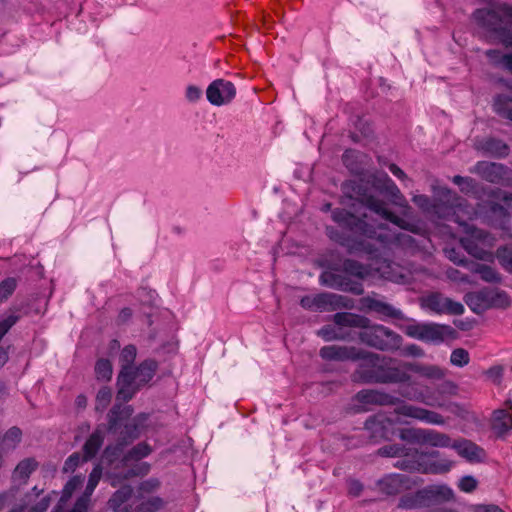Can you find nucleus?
<instances>
[{
    "mask_svg": "<svg viewBox=\"0 0 512 512\" xmlns=\"http://www.w3.org/2000/svg\"><path fill=\"white\" fill-rule=\"evenodd\" d=\"M236 96L235 85L225 79L212 81L206 90V97L210 104L223 106L230 103Z\"/></svg>",
    "mask_w": 512,
    "mask_h": 512,
    "instance_id": "nucleus-18",
    "label": "nucleus"
},
{
    "mask_svg": "<svg viewBox=\"0 0 512 512\" xmlns=\"http://www.w3.org/2000/svg\"><path fill=\"white\" fill-rule=\"evenodd\" d=\"M470 361L469 353L463 348L454 349L450 356V362L456 367H464Z\"/></svg>",
    "mask_w": 512,
    "mask_h": 512,
    "instance_id": "nucleus-53",
    "label": "nucleus"
},
{
    "mask_svg": "<svg viewBox=\"0 0 512 512\" xmlns=\"http://www.w3.org/2000/svg\"><path fill=\"white\" fill-rule=\"evenodd\" d=\"M95 488L96 487L93 486V484L87 483L83 494L76 500V502L74 504V505H76V510L81 509L84 512L88 511L90 497L93 494Z\"/></svg>",
    "mask_w": 512,
    "mask_h": 512,
    "instance_id": "nucleus-54",
    "label": "nucleus"
},
{
    "mask_svg": "<svg viewBox=\"0 0 512 512\" xmlns=\"http://www.w3.org/2000/svg\"><path fill=\"white\" fill-rule=\"evenodd\" d=\"M491 425L497 436H505L512 429V413L504 409L494 411Z\"/></svg>",
    "mask_w": 512,
    "mask_h": 512,
    "instance_id": "nucleus-37",
    "label": "nucleus"
},
{
    "mask_svg": "<svg viewBox=\"0 0 512 512\" xmlns=\"http://www.w3.org/2000/svg\"><path fill=\"white\" fill-rule=\"evenodd\" d=\"M84 480L85 477L83 475H75L70 478L62 490V494L58 503L66 504L73 493L83 485Z\"/></svg>",
    "mask_w": 512,
    "mask_h": 512,
    "instance_id": "nucleus-43",
    "label": "nucleus"
},
{
    "mask_svg": "<svg viewBox=\"0 0 512 512\" xmlns=\"http://www.w3.org/2000/svg\"><path fill=\"white\" fill-rule=\"evenodd\" d=\"M343 191L348 197L359 200L366 208L378 215L381 219L391 222L401 229H409L407 222L391 212L386 202L371 194L363 180L346 181L343 184Z\"/></svg>",
    "mask_w": 512,
    "mask_h": 512,
    "instance_id": "nucleus-6",
    "label": "nucleus"
},
{
    "mask_svg": "<svg viewBox=\"0 0 512 512\" xmlns=\"http://www.w3.org/2000/svg\"><path fill=\"white\" fill-rule=\"evenodd\" d=\"M493 110L498 116L512 122V97L507 94L495 96Z\"/></svg>",
    "mask_w": 512,
    "mask_h": 512,
    "instance_id": "nucleus-42",
    "label": "nucleus"
},
{
    "mask_svg": "<svg viewBox=\"0 0 512 512\" xmlns=\"http://www.w3.org/2000/svg\"><path fill=\"white\" fill-rule=\"evenodd\" d=\"M202 97V90L196 85H188L185 91V98L190 103H196Z\"/></svg>",
    "mask_w": 512,
    "mask_h": 512,
    "instance_id": "nucleus-61",
    "label": "nucleus"
},
{
    "mask_svg": "<svg viewBox=\"0 0 512 512\" xmlns=\"http://www.w3.org/2000/svg\"><path fill=\"white\" fill-rule=\"evenodd\" d=\"M137 355V349L134 345L125 346L120 354L121 371L117 378V383L129 384L132 380L131 368Z\"/></svg>",
    "mask_w": 512,
    "mask_h": 512,
    "instance_id": "nucleus-27",
    "label": "nucleus"
},
{
    "mask_svg": "<svg viewBox=\"0 0 512 512\" xmlns=\"http://www.w3.org/2000/svg\"><path fill=\"white\" fill-rule=\"evenodd\" d=\"M363 303L366 306V308L384 317L398 320H402L404 318V315L401 310L373 297L368 296L363 298Z\"/></svg>",
    "mask_w": 512,
    "mask_h": 512,
    "instance_id": "nucleus-29",
    "label": "nucleus"
},
{
    "mask_svg": "<svg viewBox=\"0 0 512 512\" xmlns=\"http://www.w3.org/2000/svg\"><path fill=\"white\" fill-rule=\"evenodd\" d=\"M454 333L455 330L449 325L426 323L423 341L438 344Z\"/></svg>",
    "mask_w": 512,
    "mask_h": 512,
    "instance_id": "nucleus-33",
    "label": "nucleus"
},
{
    "mask_svg": "<svg viewBox=\"0 0 512 512\" xmlns=\"http://www.w3.org/2000/svg\"><path fill=\"white\" fill-rule=\"evenodd\" d=\"M421 306L436 314L461 315L464 312V306L460 302L445 297L439 292L423 297Z\"/></svg>",
    "mask_w": 512,
    "mask_h": 512,
    "instance_id": "nucleus-16",
    "label": "nucleus"
},
{
    "mask_svg": "<svg viewBox=\"0 0 512 512\" xmlns=\"http://www.w3.org/2000/svg\"><path fill=\"white\" fill-rule=\"evenodd\" d=\"M379 488L382 492L388 495L400 493L406 488V477L402 474H391L378 482Z\"/></svg>",
    "mask_w": 512,
    "mask_h": 512,
    "instance_id": "nucleus-38",
    "label": "nucleus"
},
{
    "mask_svg": "<svg viewBox=\"0 0 512 512\" xmlns=\"http://www.w3.org/2000/svg\"><path fill=\"white\" fill-rule=\"evenodd\" d=\"M378 454L383 457H398L399 459L394 463V467L409 472L440 474L448 472L452 466L449 461L428 464L425 453L397 443L379 448Z\"/></svg>",
    "mask_w": 512,
    "mask_h": 512,
    "instance_id": "nucleus-3",
    "label": "nucleus"
},
{
    "mask_svg": "<svg viewBox=\"0 0 512 512\" xmlns=\"http://www.w3.org/2000/svg\"><path fill=\"white\" fill-rule=\"evenodd\" d=\"M447 277L454 281V282H459V283H470L469 281V277L463 273H461L459 270L457 269H449L447 270Z\"/></svg>",
    "mask_w": 512,
    "mask_h": 512,
    "instance_id": "nucleus-63",
    "label": "nucleus"
},
{
    "mask_svg": "<svg viewBox=\"0 0 512 512\" xmlns=\"http://www.w3.org/2000/svg\"><path fill=\"white\" fill-rule=\"evenodd\" d=\"M133 489L129 485L122 486L109 499L108 505L114 512H130L131 506L127 501L131 498Z\"/></svg>",
    "mask_w": 512,
    "mask_h": 512,
    "instance_id": "nucleus-32",
    "label": "nucleus"
},
{
    "mask_svg": "<svg viewBox=\"0 0 512 512\" xmlns=\"http://www.w3.org/2000/svg\"><path fill=\"white\" fill-rule=\"evenodd\" d=\"M452 182L460 188L461 192L465 194H474L478 190L477 182L471 177L455 175L452 178Z\"/></svg>",
    "mask_w": 512,
    "mask_h": 512,
    "instance_id": "nucleus-46",
    "label": "nucleus"
},
{
    "mask_svg": "<svg viewBox=\"0 0 512 512\" xmlns=\"http://www.w3.org/2000/svg\"><path fill=\"white\" fill-rule=\"evenodd\" d=\"M120 415L121 411L120 408L113 407L107 417H108V426L107 431L112 434H117L118 430L119 435L117 438V442L115 445H108L105 448V455L107 457H113L117 458L125 446H127L129 443L134 441L139 437V425L138 422H144L147 420V416L144 414H141L134 418L132 422L125 424L123 427H121L120 423Z\"/></svg>",
    "mask_w": 512,
    "mask_h": 512,
    "instance_id": "nucleus-7",
    "label": "nucleus"
},
{
    "mask_svg": "<svg viewBox=\"0 0 512 512\" xmlns=\"http://www.w3.org/2000/svg\"><path fill=\"white\" fill-rule=\"evenodd\" d=\"M460 243L470 256L481 261L494 262L493 248L496 245V238L491 233L474 226H467L465 235L460 238Z\"/></svg>",
    "mask_w": 512,
    "mask_h": 512,
    "instance_id": "nucleus-8",
    "label": "nucleus"
},
{
    "mask_svg": "<svg viewBox=\"0 0 512 512\" xmlns=\"http://www.w3.org/2000/svg\"><path fill=\"white\" fill-rule=\"evenodd\" d=\"M464 301L477 314H481L492 307L505 308L511 303L505 291L492 288H482L478 291L468 292Z\"/></svg>",
    "mask_w": 512,
    "mask_h": 512,
    "instance_id": "nucleus-10",
    "label": "nucleus"
},
{
    "mask_svg": "<svg viewBox=\"0 0 512 512\" xmlns=\"http://www.w3.org/2000/svg\"><path fill=\"white\" fill-rule=\"evenodd\" d=\"M401 421L398 419H394L389 417L383 413H378L369 417L365 421V429L370 432L372 438H388L390 434V429Z\"/></svg>",
    "mask_w": 512,
    "mask_h": 512,
    "instance_id": "nucleus-22",
    "label": "nucleus"
},
{
    "mask_svg": "<svg viewBox=\"0 0 512 512\" xmlns=\"http://www.w3.org/2000/svg\"><path fill=\"white\" fill-rule=\"evenodd\" d=\"M357 369L352 374V380L360 383H408L400 390V395L408 400L421 402L428 406L442 407L430 395L413 387L411 376L399 367L390 365L391 360L381 358L378 354L366 352L362 349V357Z\"/></svg>",
    "mask_w": 512,
    "mask_h": 512,
    "instance_id": "nucleus-2",
    "label": "nucleus"
},
{
    "mask_svg": "<svg viewBox=\"0 0 512 512\" xmlns=\"http://www.w3.org/2000/svg\"><path fill=\"white\" fill-rule=\"evenodd\" d=\"M512 6L505 3L491 4L473 12L475 23L495 35L506 48L512 49V29H510L509 13Z\"/></svg>",
    "mask_w": 512,
    "mask_h": 512,
    "instance_id": "nucleus-4",
    "label": "nucleus"
},
{
    "mask_svg": "<svg viewBox=\"0 0 512 512\" xmlns=\"http://www.w3.org/2000/svg\"><path fill=\"white\" fill-rule=\"evenodd\" d=\"M42 493V489H38L37 486L33 487L31 492L26 494L24 504L19 508L12 509L10 512H24L25 509H27V512H46L51 505L53 497L58 493L51 491L41 496Z\"/></svg>",
    "mask_w": 512,
    "mask_h": 512,
    "instance_id": "nucleus-19",
    "label": "nucleus"
},
{
    "mask_svg": "<svg viewBox=\"0 0 512 512\" xmlns=\"http://www.w3.org/2000/svg\"><path fill=\"white\" fill-rule=\"evenodd\" d=\"M470 270L478 274L482 281L492 284L502 282V275L492 266L481 263H471Z\"/></svg>",
    "mask_w": 512,
    "mask_h": 512,
    "instance_id": "nucleus-40",
    "label": "nucleus"
},
{
    "mask_svg": "<svg viewBox=\"0 0 512 512\" xmlns=\"http://www.w3.org/2000/svg\"><path fill=\"white\" fill-rule=\"evenodd\" d=\"M433 193V198L424 194H416L412 197V201L431 217L457 221L455 219L456 212L462 206L463 199L447 187L434 188Z\"/></svg>",
    "mask_w": 512,
    "mask_h": 512,
    "instance_id": "nucleus-5",
    "label": "nucleus"
},
{
    "mask_svg": "<svg viewBox=\"0 0 512 512\" xmlns=\"http://www.w3.org/2000/svg\"><path fill=\"white\" fill-rule=\"evenodd\" d=\"M161 482L158 478L151 477L139 483L136 495L150 496V494L159 490Z\"/></svg>",
    "mask_w": 512,
    "mask_h": 512,
    "instance_id": "nucleus-47",
    "label": "nucleus"
},
{
    "mask_svg": "<svg viewBox=\"0 0 512 512\" xmlns=\"http://www.w3.org/2000/svg\"><path fill=\"white\" fill-rule=\"evenodd\" d=\"M333 321L337 327L325 325L318 330L317 335L325 341L354 340L351 332H345L344 327H366L368 318L350 312H338L333 315Z\"/></svg>",
    "mask_w": 512,
    "mask_h": 512,
    "instance_id": "nucleus-9",
    "label": "nucleus"
},
{
    "mask_svg": "<svg viewBox=\"0 0 512 512\" xmlns=\"http://www.w3.org/2000/svg\"><path fill=\"white\" fill-rule=\"evenodd\" d=\"M331 216L340 228L352 235L345 236L336 230L334 235L333 230L328 228L329 236L350 254H365L370 259H375L374 276L379 275L385 280L403 285L414 281V274L409 269L387 259L377 260L381 249L413 248L415 240L412 236L406 232L392 231L386 224H369L366 214L357 217L345 209L336 208Z\"/></svg>",
    "mask_w": 512,
    "mask_h": 512,
    "instance_id": "nucleus-1",
    "label": "nucleus"
},
{
    "mask_svg": "<svg viewBox=\"0 0 512 512\" xmlns=\"http://www.w3.org/2000/svg\"><path fill=\"white\" fill-rule=\"evenodd\" d=\"M353 306V300L339 294L323 292L314 295V311H335L337 309H349Z\"/></svg>",
    "mask_w": 512,
    "mask_h": 512,
    "instance_id": "nucleus-20",
    "label": "nucleus"
},
{
    "mask_svg": "<svg viewBox=\"0 0 512 512\" xmlns=\"http://www.w3.org/2000/svg\"><path fill=\"white\" fill-rule=\"evenodd\" d=\"M400 508L404 509H418L427 507V503L422 498L418 497V491L414 495H406L401 497L399 501Z\"/></svg>",
    "mask_w": 512,
    "mask_h": 512,
    "instance_id": "nucleus-50",
    "label": "nucleus"
},
{
    "mask_svg": "<svg viewBox=\"0 0 512 512\" xmlns=\"http://www.w3.org/2000/svg\"><path fill=\"white\" fill-rule=\"evenodd\" d=\"M16 287L17 281L13 277H8L0 282V304L13 294Z\"/></svg>",
    "mask_w": 512,
    "mask_h": 512,
    "instance_id": "nucleus-52",
    "label": "nucleus"
},
{
    "mask_svg": "<svg viewBox=\"0 0 512 512\" xmlns=\"http://www.w3.org/2000/svg\"><path fill=\"white\" fill-rule=\"evenodd\" d=\"M485 55L492 65L512 74V52L503 53L499 49H489L485 52Z\"/></svg>",
    "mask_w": 512,
    "mask_h": 512,
    "instance_id": "nucleus-41",
    "label": "nucleus"
},
{
    "mask_svg": "<svg viewBox=\"0 0 512 512\" xmlns=\"http://www.w3.org/2000/svg\"><path fill=\"white\" fill-rule=\"evenodd\" d=\"M446 257L457 265H466L467 261L464 256L455 248H445Z\"/></svg>",
    "mask_w": 512,
    "mask_h": 512,
    "instance_id": "nucleus-60",
    "label": "nucleus"
},
{
    "mask_svg": "<svg viewBox=\"0 0 512 512\" xmlns=\"http://www.w3.org/2000/svg\"><path fill=\"white\" fill-rule=\"evenodd\" d=\"M476 147L484 155L498 159L506 158L510 152V147L507 143L494 137H487L478 141Z\"/></svg>",
    "mask_w": 512,
    "mask_h": 512,
    "instance_id": "nucleus-25",
    "label": "nucleus"
},
{
    "mask_svg": "<svg viewBox=\"0 0 512 512\" xmlns=\"http://www.w3.org/2000/svg\"><path fill=\"white\" fill-rule=\"evenodd\" d=\"M319 355L327 361H358L362 357V349L354 346L329 345L322 347Z\"/></svg>",
    "mask_w": 512,
    "mask_h": 512,
    "instance_id": "nucleus-21",
    "label": "nucleus"
},
{
    "mask_svg": "<svg viewBox=\"0 0 512 512\" xmlns=\"http://www.w3.org/2000/svg\"><path fill=\"white\" fill-rule=\"evenodd\" d=\"M405 368L429 380H441L446 375V371L437 365L408 363Z\"/></svg>",
    "mask_w": 512,
    "mask_h": 512,
    "instance_id": "nucleus-36",
    "label": "nucleus"
},
{
    "mask_svg": "<svg viewBox=\"0 0 512 512\" xmlns=\"http://www.w3.org/2000/svg\"><path fill=\"white\" fill-rule=\"evenodd\" d=\"M22 431L20 428L14 426L7 430L4 436V440L7 442H12L14 445L18 444L21 441Z\"/></svg>",
    "mask_w": 512,
    "mask_h": 512,
    "instance_id": "nucleus-62",
    "label": "nucleus"
},
{
    "mask_svg": "<svg viewBox=\"0 0 512 512\" xmlns=\"http://www.w3.org/2000/svg\"><path fill=\"white\" fill-rule=\"evenodd\" d=\"M458 487L463 492L471 493L477 487V480L472 476H464L460 479Z\"/></svg>",
    "mask_w": 512,
    "mask_h": 512,
    "instance_id": "nucleus-59",
    "label": "nucleus"
},
{
    "mask_svg": "<svg viewBox=\"0 0 512 512\" xmlns=\"http://www.w3.org/2000/svg\"><path fill=\"white\" fill-rule=\"evenodd\" d=\"M426 323H416L408 325L406 334L412 338L423 341Z\"/></svg>",
    "mask_w": 512,
    "mask_h": 512,
    "instance_id": "nucleus-58",
    "label": "nucleus"
},
{
    "mask_svg": "<svg viewBox=\"0 0 512 512\" xmlns=\"http://www.w3.org/2000/svg\"><path fill=\"white\" fill-rule=\"evenodd\" d=\"M421 445L446 448L451 447L452 442L451 438L445 433L432 429H423Z\"/></svg>",
    "mask_w": 512,
    "mask_h": 512,
    "instance_id": "nucleus-39",
    "label": "nucleus"
},
{
    "mask_svg": "<svg viewBox=\"0 0 512 512\" xmlns=\"http://www.w3.org/2000/svg\"><path fill=\"white\" fill-rule=\"evenodd\" d=\"M356 400L362 404L380 406L400 405L402 400L386 392L376 389H363L356 394Z\"/></svg>",
    "mask_w": 512,
    "mask_h": 512,
    "instance_id": "nucleus-23",
    "label": "nucleus"
},
{
    "mask_svg": "<svg viewBox=\"0 0 512 512\" xmlns=\"http://www.w3.org/2000/svg\"><path fill=\"white\" fill-rule=\"evenodd\" d=\"M166 505L160 496L135 495L130 502V512H158Z\"/></svg>",
    "mask_w": 512,
    "mask_h": 512,
    "instance_id": "nucleus-26",
    "label": "nucleus"
},
{
    "mask_svg": "<svg viewBox=\"0 0 512 512\" xmlns=\"http://www.w3.org/2000/svg\"><path fill=\"white\" fill-rule=\"evenodd\" d=\"M81 462H85L83 457L80 456L79 453L75 452L71 454L65 461L63 465V472L70 473L74 472V470L79 466Z\"/></svg>",
    "mask_w": 512,
    "mask_h": 512,
    "instance_id": "nucleus-57",
    "label": "nucleus"
},
{
    "mask_svg": "<svg viewBox=\"0 0 512 512\" xmlns=\"http://www.w3.org/2000/svg\"><path fill=\"white\" fill-rule=\"evenodd\" d=\"M112 392L108 387H102L96 395V410L103 411L111 401Z\"/></svg>",
    "mask_w": 512,
    "mask_h": 512,
    "instance_id": "nucleus-55",
    "label": "nucleus"
},
{
    "mask_svg": "<svg viewBox=\"0 0 512 512\" xmlns=\"http://www.w3.org/2000/svg\"><path fill=\"white\" fill-rule=\"evenodd\" d=\"M319 281L321 285L335 290L350 292L354 295H362L364 293L362 283L351 279L346 273L324 271L320 274Z\"/></svg>",
    "mask_w": 512,
    "mask_h": 512,
    "instance_id": "nucleus-15",
    "label": "nucleus"
},
{
    "mask_svg": "<svg viewBox=\"0 0 512 512\" xmlns=\"http://www.w3.org/2000/svg\"><path fill=\"white\" fill-rule=\"evenodd\" d=\"M38 467L39 463L34 457H28L21 460L13 471V481L20 485L26 484L30 475L36 471Z\"/></svg>",
    "mask_w": 512,
    "mask_h": 512,
    "instance_id": "nucleus-34",
    "label": "nucleus"
},
{
    "mask_svg": "<svg viewBox=\"0 0 512 512\" xmlns=\"http://www.w3.org/2000/svg\"><path fill=\"white\" fill-rule=\"evenodd\" d=\"M471 172L493 184L508 186L512 182V170L502 163L478 161Z\"/></svg>",
    "mask_w": 512,
    "mask_h": 512,
    "instance_id": "nucleus-13",
    "label": "nucleus"
},
{
    "mask_svg": "<svg viewBox=\"0 0 512 512\" xmlns=\"http://www.w3.org/2000/svg\"><path fill=\"white\" fill-rule=\"evenodd\" d=\"M388 168H389L390 172L396 178H398L400 181H402V182L410 181V179L408 178L406 173L400 167H398L396 164L391 163V164L388 165Z\"/></svg>",
    "mask_w": 512,
    "mask_h": 512,
    "instance_id": "nucleus-64",
    "label": "nucleus"
},
{
    "mask_svg": "<svg viewBox=\"0 0 512 512\" xmlns=\"http://www.w3.org/2000/svg\"><path fill=\"white\" fill-rule=\"evenodd\" d=\"M451 447L455 449L461 457L470 462L480 461L484 455V450L481 447L466 439L452 443Z\"/></svg>",
    "mask_w": 512,
    "mask_h": 512,
    "instance_id": "nucleus-31",
    "label": "nucleus"
},
{
    "mask_svg": "<svg viewBox=\"0 0 512 512\" xmlns=\"http://www.w3.org/2000/svg\"><path fill=\"white\" fill-rule=\"evenodd\" d=\"M157 370V362L147 359L140 363L136 368H131L132 380L129 384L117 383V397L123 401L132 399L136 391L143 385L147 384L155 375Z\"/></svg>",
    "mask_w": 512,
    "mask_h": 512,
    "instance_id": "nucleus-12",
    "label": "nucleus"
},
{
    "mask_svg": "<svg viewBox=\"0 0 512 512\" xmlns=\"http://www.w3.org/2000/svg\"><path fill=\"white\" fill-rule=\"evenodd\" d=\"M435 392L440 396L455 395L457 393V385L450 380H444L436 386Z\"/></svg>",
    "mask_w": 512,
    "mask_h": 512,
    "instance_id": "nucleus-56",
    "label": "nucleus"
},
{
    "mask_svg": "<svg viewBox=\"0 0 512 512\" xmlns=\"http://www.w3.org/2000/svg\"><path fill=\"white\" fill-rule=\"evenodd\" d=\"M368 156L354 149H347L342 155L344 166L355 175L363 174L367 164Z\"/></svg>",
    "mask_w": 512,
    "mask_h": 512,
    "instance_id": "nucleus-28",
    "label": "nucleus"
},
{
    "mask_svg": "<svg viewBox=\"0 0 512 512\" xmlns=\"http://www.w3.org/2000/svg\"><path fill=\"white\" fill-rule=\"evenodd\" d=\"M367 183H370L376 191L385 195L394 205L402 208L409 207L406 198L387 173L374 172L369 176Z\"/></svg>",
    "mask_w": 512,
    "mask_h": 512,
    "instance_id": "nucleus-14",
    "label": "nucleus"
},
{
    "mask_svg": "<svg viewBox=\"0 0 512 512\" xmlns=\"http://www.w3.org/2000/svg\"><path fill=\"white\" fill-rule=\"evenodd\" d=\"M418 497L427 503V507L441 502H447L454 498L451 488L446 485H431L418 491Z\"/></svg>",
    "mask_w": 512,
    "mask_h": 512,
    "instance_id": "nucleus-24",
    "label": "nucleus"
},
{
    "mask_svg": "<svg viewBox=\"0 0 512 512\" xmlns=\"http://www.w3.org/2000/svg\"><path fill=\"white\" fill-rule=\"evenodd\" d=\"M422 434V428H405L400 431L399 437L408 443L421 444Z\"/></svg>",
    "mask_w": 512,
    "mask_h": 512,
    "instance_id": "nucleus-51",
    "label": "nucleus"
},
{
    "mask_svg": "<svg viewBox=\"0 0 512 512\" xmlns=\"http://www.w3.org/2000/svg\"><path fill=\"white\" fill-rule=\"evenodd\" d=\"M104 426H98L88 437L83 445V460L88 461L94 458L104 443Z\"/></svg>",
    "mask_w": 512,
    "mask_h": 512,
    "instance_id": "nucleus-30",
    "label": "nucleus"
},
{
    "mask_svg": "<svg viewBox=\"0 0 512 512\" xmlns=\"http://www.w3.org/2000/svg\"><path fill=\"white\" fill-rule=\"evenodd\" d=\"M151 452H152L151 447L147 443L141 442V443H138L137 445H135L134 447H132L127 452V454L124 456V460L126 462L138 461V460H141V459L149 456Z\"/></svg>",
    "mask_w": 512,
    "mask_h": 512,
    "instance_id": "nucleus-44",
    "label": "nucleus"
},
{
    "mask_svg": "<svg viewBox=\"0 0 512 512\" xmlns=\"http://www.w3.org/2000/svg\"><path fill=\"white\" fill-rule=\"evenodd\" d=\"M112 364L108 359H99L95 364V374L98 380L109 381L112 377Z\"/></svg>",
    "mask_w": 512,
    "mask_h": 512,
    "instance_id": "nucleus-49",
    "label": "nucleus"
},
{
    "mask_svg": "<svg viewBox=\"0 0 512 512\" xmlns=\"http://www.w3.org/2000/svg\"><path fill=\"white\" fill-rule=\"evenodd\" d=\"M394 413L398 416L412 418L431 425H444L445 419L438 412L428 410L419 406L401 402L395 407Z\"/></svg>",
    "mask_w": 512,
    "mask_h": 512,
    "instance_id": "nucleus-17",
    "label": "nucleus"
},
{
    "mask_svg": "<svg viewBox=\"0 0 512 512\" xmlns=\"http://www.w3.org/2000/svg\"><path fill=\"white\" fill-rule=\"evenodd\" d=\"M375 263L373 265H364L352 259H346L343 262V271L346 275L353 276L359 280H364L368 277L374 276Z\"/></svg>",
    "mask_w": 512,
    "mask_h": 512,
    "instance_id": "nucleus-35",
    "label": "nucleus"
},
{
    "mask_svg": "<svg viewBox=\"0 0 512 512\" xmlns=\"http://www.w3.org/2000/svg\"><path fill=\"white\" fill-rule=\"evenodd\" d=\"M369 324V322L367 323ZM358 333L361 342L379 350H396L400 348L402 337L383 325L362 327Z\"/></svg>",
    "mask_w": 512,
    "mask_h": 512,
    "instance_id": "nucleus-11",
    "label": "nucleus"
},
{
    "mask_svg": "<svg viewBox=\"0 0 512 512\" xmlns=\"http://www.w3.org/2000/svg\"><path fill=\"white\" fill-rule=\"evenodd\" d=\"M21 316L16 310L10 309L6 316L0 321V341L9 330L20 320Z\"/></svg>",
    "mask_w": 512,
    "mask_h": 512,
    "instance_id": "nucleus-48",
    "label": "nucleus"
},
{
    "mask_svg": "<svg viewBox=\"0 0 512 512\" xmlns=\"http://www.w3.org/2000/svg\"><path fill=\"white\" fill-rule=\"evenodd\" d=\"M495 258L498 259L501 267L508 273H512V248L508 246H501L494 253Z\"/></svg>",
    "mask_w": 512,
    "mask_h": 512,
    "instance_id": "nucleus-45",
    "label": "nucleus"
}]
</instances>
